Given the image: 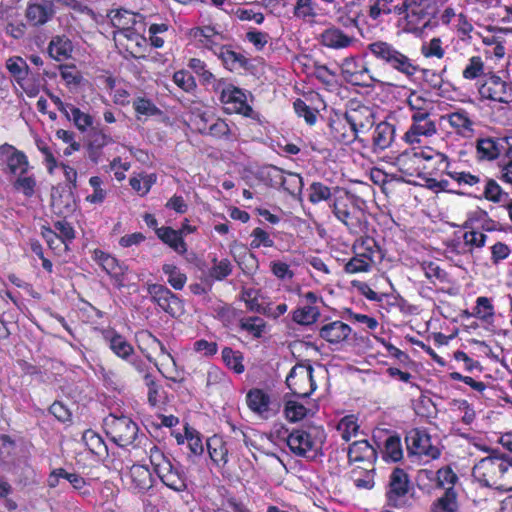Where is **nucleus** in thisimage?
Instances as JSON below:
<instances>
[{
  "instance_id": "obj_1",
  "label": "nucleus",
  "mask_w": 512,
  "mask_h": 512,
  "mask_svg": "<svg viewBox=\"0 0 512 512\" xmlns=\"http://www.w3.org/2000/svg\"><path fill=\"white\" fill-rule=\"evenodd\" d=\"M473 474L487 487L512 490V464L502 456L491 455L481 459L474 466Z\"/></svg>"
},
{
  "instance_id": "obj_2",
  "label": "nucleus",
  "mask_w": 512,
  "mask_h": 512,
  "mask_svg": "<svg viewBox=\"0 0 512 512\" xmlns=\"http://www.w3.org/2000/svg\"><path fill=\"white\" fill-rule=\"evenodd\" d=\"M325 439L326 434L321 427L294 429L287 437V445L295 455L314 460L323 454Z\"/></svg>"
},
{
  "instance_id": "obj_3",
  "label": "nucleus",
  "mask_w": 512,
  "mask_h": 512,
  "mask_svg": "<svg viewBox=\"0 0 512 512\" xmlns=\"http://www.w3.org/2000/svg\"><path fill=\"white\" fill-rule=\"evenodd\" d=\"M149 459L155 473L164 485L178 492L184 491L187 488L186 476L183 471L179 467L174 466L170 459L156 445L150 447Z\"/></svg>"
},
{
  "instance_id": "obj_4",
  "label": "nucleus",
  "mask_w": 512,
  "mask_h": 512,
  "mask_svg": "<svg viewBox=\"0 0 512 512\" xmlns=\"http://www.w3.org/2000/svg\"><path fill=\"white\" fill-rule=\"evenodd\" d=\"M367 49L376 59L406 76H413L417 71L416 65L388 42L375 41L370 43Z\"/></svg>"
},
{
  "instance_id": "obj_5",
  "label": "nucleus",
  "mask_w": 512,
  "mask_h": 512,
  "mask_svg": "<svg viewBox=\"0 0 512 512\" xmlns=\"http://www.w3.org/2000/svg\"><path fill=\"white\" fill-rule=\"evenodd\" d=\"M335 217L342 222L352 234L364 233L367 219L364 211L355 203L348 204L342 199H335L330 205Z\"/></svg>"
},
{
  "instance_id": "obj_6",
  "label": "nucleus",
  "mask_w": 512,
  "mask_h": 512,
  "mask_svg": "<svg viewBox=\"0 0 512 512\" xmlns=\"http://www.w3.org/2000/svg\"><path fill=\"white\" fill-rule=\"evenodd\" d=\"M104 425L107 435L120 447L133 444L138 436L137 424L126 416L110 415L105 419Z\"/></svg>"
},
{
  "instance_id": "obj_7",
  "label": "nucleus",
  "mask_w": 512,
  "mask_h": 512,
  "mask_svg": "<svg viewBox=\"0 0 512 512\" xmlns=\"http://www.w3.org/2000/svg\"><path fill=\"white\" fill-rule=\"evenodd\" d=\"M408 14L405 15L407 32H422L430 25L436 9L430 0H406Z\"/></svg>"
},
{
  "instance_id": "obj_8",
  "label": "nucleus",
  "mask_w": 512,
  "mask_h": 512,
  "mask_svg": "<svg viewBox=\"0 0 512 512\" xmlns=\"http://www.w3.org/2000/svg\"><path fill=\"white\" fill-rule=\"evenodd\" d=\"M286 384L295 396H310L316 389L313 367L310 364H296L286 377Z\"/></svg>"
},
{
  "instance_id": "obj_9",
  "label": "nucleus",
  "mask_w": 512,
  "mask_h": 512,
  "mask_svg": "<svg viewBox=\"0 0 512 512\" xmlns=\"http://www.w3.org/2000/svg\"><path fill=\"white\" fill-rule=\"evenodd\" d=\"M410 489L408 474L401 468H394L389 477L386 492L387 503L394 508H402L407 503V494Z\"/></svg>"
},
{
  "instance_id": "obj_10",
  "label": "nucleus",
  "mask_w": 512,
  "mask_h": 512,
  "mask_svg": "<svg viewBox=\"0 0 512 512\" xmlns=\"http://www.w3.org/2000/svg\"><path fill=\"white\" fill-rule=\"evenodd\" d=\"M405 442L410 455L437 459L441 454L439 448L431 443V436L424 429L413 428L409 430Z\"/></svg>"
},
{
  "instance_id": "obj_11",
  "label": "nucleus",
  "mask_w": 512,
  "mask_h": 512,
  "mask_svg": "<svg viewBox=\"0 0 512 512\" xmlns=\"http://www.w3.org/2000/svg\"><path fill=\"white\" fill-rule=\"evenodd\" d=\"M345 120L355 133L356 139L360 134L368 132L374 124L372 110L359 102H350L345 111Z\"/></svg>"
},
{
  "instance_id": "obj_12",
  "label": "nucleus",
  "mask_w": 512,
  "mask_h": 512,
  "mask_svg": "<svg viewBox=\"0 0 512 512\" xmlns=\"http://www.w3.org/2000/svg\"><path fill=\"white\" fill-rule=\"evenodd\" d=\"M480 95L492 101L500 103L512 102V83H508L501 77L491 74L479 89Z\"/></svg>"
},
{
  "instance_id": "obj_13",
  "label": "nucleus",
  "mask_w": 512,
  "mask_h": 512,
  "mask_svg": "<svg viewBox=\"0 0 512 512\" xmlns=\"http://www.w3.org/2000/svg\"><path fill=\"white\" fill-rule=\"evenodd\" d=\"M412 125L404 135L406 142L410 144L420 143V137H429L437 132L435 122L430 117V112H414Z\"/></svg>"
},
{
  "instance_id": "obj_14",
  "label": "nucleus",
  "mask_w": 512,
  "mask_h": 512,
  "mask_svg": "<svg viewBox=\"0 0 512 512\" xmlns=\"http://www.w3.org/2000/svg\"><path fill=\"white\" fill-rule=\"evenodd\" d=\"M147 289L148 293L151 295L152 301L155 302L163 311L173 317L181 312V300L167 287L155 283L148 285Z\"/></svg>"
},
{
  "instance_id": "obj_15",
  "label": "nucleus",
  "mask_w": 512,
  "mask_h": 512,
  "mask_svg": "<svg viewBox=\"0 0 512 512\" xmlns=\"http://www.w3.org/2000/svg\"><path fill=\"white\" fill-rule=\"evenodd\" d=\"M0 165H5V172L21 176L27 172L29 163L23 152L4 144L0 147Z\"/></svg>"
},
{
  "instance_id": "obj_16",
  "label": "nucleus",
  "mask_w": 512,
  "mask_h": 512,
  "mask_svg": "<svg viewBox=\"0 0 512 512\" xmlns=\"http://www.w3.org/2000/svg\"><path fill=\"white\" fill-rule=\"evenodd\" d=\"M55 0H30L27 4L25 17L32 26H42L53 19L56 10Z\"/></svg>"
},
{
  "instance_id": "obj_17",
  "label": "nucleus",
  "mask_w": 512,
  "mask_h": 512,
  "mask_svg": "<svg viewBox=\"0 0 512 512\" xmlns=\"http://www.w3.org/2000/svg\"><path fill=\"white\" fill-rule=\"evenodd\" d=\"M341 71L345 79L355 85L369 86L375 80L366 64L355 57L345 58L341 64Z\"/></svg>"
},
{
  "instance_id": "obj_18",
  "label": "nucleus",
  "mask_w": 512,
  "mask_h": 512,
  "mask_svg": "<svg viewBox=\"0 0 512 512\" xmlns=\"http://www.w3.org/2000/svg\"><path fill=\"white\" fill-rule=\"evenodd\" d=\"M125 483L135 493H143L152 487V474L144 465L134 464L125 474Z\"/></svg>"
},
{
  "instance_id": "obj_19",
  "label": "nucleus",
  "mask_w": 512,
  "mask_h": 512,
  "mask_svg": "<svg viewBox=\"0 0 512 512\" xmlns=\"http://www.w3.org/2000/svg\"><path fill=\"white\" fill-rule=\"evenodd\" d=\"M94 259L115 280L118 287L124 285V276L128 270L126 265L101 250L94 251Z\"/></svg>"
},
{
  "instance_id": "obj_20",
  "label": "nucleus",
  "mask_w": 512,
  "mask_h": 512,
  "mask_svg": "<svg viewBox=\"0 0 512 512\" xmlns=\"http://www.w3.org/2000/svg\"><path fill=\"white\" fill-rule=\"evenodd\" d=\"M362 15L363 11L357 1H350L335 10V20L344 28H358L359 19Z\"/></svg>"
},
{
  "instance_id": "obj_21",
  "label": "nucleus",
  "mask_w": 512,
  "mask_h": 512,
  "mask_svg": "<svg viewBox=\"0 0 512 512\" xmlns=\"http://www.w3.org/2000/svg\"><path fill=\"white\" fill-rule=\"evenodd\" d=\"M353 41V37L346 35L336 27L328 28L320 35L321 44L332 49L347 48L353 43Z\"/></svg>"
},
{
  "instance_id": "obj_22",
  "label": "nucleus",
  "mask_w": 512,
  "mask_h": 512,
  "mask_svg": "<svg viewBox=\"0 0 512 512\" xmlns=\"http://www.w3.org/2000/svg\"><path fill=\"white\" fill-rule=\"evenodd\" d=\"M248 407L256 414L267 418L270 410V397L261 389H251L246 395Z\"/></svg>"
},
{
  "instance_id": "obj_23",
  "label": "nucleus",
  "mask_w": 512,
  "mask_h": 512,
  "mask_svg": "<svg viewBox=\"0 0 512 512\" xmlns=\"http://www.w3.org/2000/svg\"><path fill=\"white\" fill-rule=\"evenodd\" d=\"M348 123L345 120V114L343 116L336 115L335 118H331L329 122L331 134L333 138L343 144H351L356 139L355 133H353L351 127H346Z\"/></svg>"
},
{
  "instance_id": "obj_24",
  "label": "nucleus",
  "mask_w": 512,
  "mask_h": 512,
  "mask_svg": "<svg viewBox=\"0 0 512 512\" xmlns=\"http://www.w3.org/2000/svg\"><path fill=\"white\" fill-rule=\"evenodd\" d=\"M221 101L224 103L238 104L237 111L244 116H250L252 113V108L246 103L245 93L233 85H228L222 90Z\"/></svg>"
},
{
  "instance_id": "obj_25",
  "label": "nucleus",
  "mask_w": 512,
  "mask_h": 512,
  "mask_svg": "<svg viewBox=\"0 0 512 512\" xmlns=\"http://www.w3.org/2000/svg\"><path fill=\"white\" fill-rule=\"evenodd\" d=\"M350 333L351 328L341 321L326 324L320 329L321 338L330 343H339L345 340Z\"/></svg>"
},
{
  "instance_id": "obj_26",
  "label": "nucleus",
  "mask_w": 512,
  "mask_h": 512,
  "mask_svg": "<svg viewBox=\"0 0 512 512\" xmlns=\"http://www.w3.org/2000/svg\"><path fill=\"white\" fill-rule=\"evenodd\" d=\"M104 338L108 342L110 349L123 359H127L133 354L134 349L132 345L120 334L115 331H106Z\"/></svg>"
},
{
  "instance_id": "obj_27",
  "label": "nucleus",
  "mask_w": 512,
  "mask_h": 512,
  "mask_svg": "<svg viewBox=\"0 0 512 512\" xmlns=\"http://www.w3.org/2000/svg\"><path fill=\"white\" fill-rule=\"evenodd\" d=\"M503 149V145L492 138L478 139L476 142V154L479 160H494Z\"/></svg>"
},
{
  "instance_id": "obj_28",
  "label": "nucleus",
  "mask_w": 512,
  "mask_h": 512,
  "mask_svg": "<svg viewBox=\"0 0 512 512\" xmlns=\"http://www.w3.org/2000/svg\"><path fill=\"white\" fill-rule=\"evenodd\" d=\"M395 135V128L388 122L379 123L373 132V145L376 149L384 150L388 148Z\"/></svg>"
},
{
  "instance_id": "obj_29",
  "label": "nucleus",
  "mask_w": 512,
  "mask_h": 512,
  "mask_svg": "<svg viewBox=\"0 0 512 512\" xmlns=\"http://www.w3.org/2000/svg\"><path fill=\"white\" fill-rule=\"evenodd\" d=\"M156 234L165 244L169 245L177 253H186V243L177 230L171 227H161L156 230Z\"/></svg>"
},
{
  "instance_id": "obj_30",
  "label": "nucleus",
  "mask_w": 512,
  "mask_h": 512,
  "mask_svg": "<svg viewBox=\"0 0 512 512\" xmlns=\"http://www.w3.org/2000/svg\"><path fill=\"white\" fill-rule=\"evenodd\" d=\"M207 450L211 460L224 466L228 462V449L225 442L219 436H213L207 440Z\"/></svg>"
},
{
  "instance_id": "obj_31",
  "label": "nucleus",
  "mask_w": 512,
  "mask_h": 512,
  "mask_svg": "<svg viewBox=\"0 0 512 512\" xmlns=\"http://www.w3.org/2000/svg\"><path fill=\"white\" fill-rule=\"evenodd\" d=\"M376 455L374 448L367 440L355 441L348 449V458L350 462L368 461Z\"/></svg>"
},
{
  "instance_id": "obj_32",
  "label": "nucleus",
  "mask_w": 512,
  "mask_h": 512,
  "mask_svg": "<svg viewBox=\"0 0 512 512\" xmlns=\"http://www.w3.org/2000/svg\"><path fill=\"white\" fill-rule=\"evenodd\" d=\"M112 141L103 130L92 128L88 134V147L90 158L96 160L100 150Z\"/></svg>"
},
{
  "instance_id": "obj_33",
  "label": "nucleus",
  "mask_w": 512,
  "mask_h": 512,
  "mask_svg": "<svg viewBox=\"0 0 512 512\" xmlns=\"http://www.w3.org/2000/svg\"><path fill=\"white\" fill-rule=\"evenodd\" d=\"M453 511H458L457 493L454 487H447L444 494L434 502L432 512Z\"/></svg>"
},
{
  "instance_id": "obj_34",
  "label": "nucleus",
  "mask_w": 512,
  "mask_h": 512,
  "mask_svg": "<svg viewBox=\"0 0 512 512\" xmlns=\"http://www.w3.org/2000/svg\"><path fill=\"white\" fill-rule=\"evenodd\" d=\"M49 54L60 61L70 56L73 47L71 41L66 36H56L49 43Z\"/></svg>"
},
{
  "instance_id": "obj_35",
  "label": "nucleus",
  "mask_w": 512,
  "mask_h": 512,
  "mask_svg": "<svg viewBox=\"0 0 512 512\" xmlns=\"http://www.w3.org/2000/svg\"><path fill=\"white\" fill-rule=\"evenodd\" d=\"M82 440L93 454L97 456L107 455V446L102 437L95 431L86 430L82 435Z\"/></svg>"
},
{
  "instance_id": "obj_36",
  "label": "nucleus",
  "mask_w": 512,
  "mask_h": 512,
  "mask_svg": "<svg viewBox=\"0 0 512 512\" xmlns=\"http://www.w3.org/2000/svg\"><path fill=\"white\" fill-rule=\"evenodd\" d=\"M374 264V260H371L369 256L359 254L355 252V256L352 257L344 267V270L348 274H355L360 272H369Z\"/></svg>"
},
{
  "instance_id": "obj_37",
  "label": "nucleus",
  "mask_w": 512,
  "mask_h": 512,
  "mask_svg": "<svg viewBox=\"0 0 512 512\" xmlns=\"http://www.w3.org/2000/svg\"><path fill=\"white\" fill-rule=\"evenodd\" d=\"M162 271L167 275V282L175 289L182 290L186 284L187 276L174 264H163Z\"/></svg>"
},
{
  "instance_id": "obj_38",
  "label": "nucleus",
  "mask_w": 512,
  "mask_h": 512,
  "mask_svg": "<svg viewBox=\"0 0 512 512\" xmlns=\"http://www.w3.org/2000/svg\"><path fill=\"white\" fill-rule=\"evenodd\" d=\"M109 16L113 26L118 28L119 32L127 31L136 23L135 15L124 9L111 11Z\"/></svg>"
},
{
  "instance_id": "obj_39",
  "label": "nucleus",
  "mask_w": 512,
  "mask_h": 512,
  "mask_svg": "<svg viewBox=\"0 0 512 512\" xmlns=\"http://www.w3.org/2000/svg\"><path fill=\"white\" fill-rule=\"evenodd\" d=\"M394 0H369L368 16L373 21H380L382 15L392 13V4Z\"/></svg>"
},
{
  "instance_id": "obj_40",
  "label": "nucleus",
  "mask_w": 512,
  "mask_h": 512,
  "mask_svg": "<svg viewBox=\"0 0 512 512\" xmlns=\"http://www.w3.org/2000/svg\"><path fill=\"white\" fill-rule=\"evenodd\" d=\"M483 195L494 203H500L508 198V193L504 192L494 179L489 178H486Z\"/></svg>"
},
{
  "instance_id": "obj_41",
  "label": "nucleus",
  "mask_w": 512,
  "mask_h": 512,
  "mask_svg": "<svg viewBox=\"0 0 512 512\" xmlns=\"http://www.w3.org/2000/svg\"><path fill=\"white\" fill-rule=\"evenodd\" d=\"M449 123L456 128L459 133L465 134L472 131V121L464 110H460L449 115Z\"/></svg>"
},
{
  "instance_id": "obj_42",
  "label": "nucleus",
  "mask_w": 512,
  "mask_h": 512,
  "mask_svg": "<svg viewBox=\"0 0 512 512\" xmlns=\"http://www.w3.org/2000/svg\"><path fill=\"white\" fill-rule=\"evenodd\" d=\"M308 190V199L313 204H318L321 201H327L332 196L330 187L321 182H312Z\"/></svg>"
},
{
  "instance_id": "obj_43",
  "label": "nucleus",
  "mask_w": 512,
  "mask_h": 512,
  "mask_svg": "<svg viewBox=\"0 0 512 512\" xmlns=\"http://www.w3.org/2000/svg\"><path fill=\"white\" fill-rule=\"evenodd\" d=\"M358 429L359 426L353 415L345 416L337 425L338 432L346 442L350 441V439L357 434Z\"/></svg>"
},
{
  "instance_id": "obj_44",
  "label": "nucleus",
  "mask_w": 512,
  "mask_h": 512,
  "mask_svg": "<svg viewBox=\"0 0 512 512\" xmlns=\"http://www.w3.org/2000/svg\"><path fill=\"white\" fill-rule=\"evenodd\" d=\"M303 186V179L297 173L287 172L282 180V188L292 196L300 195Z\"/></svg>"
},
{
  "instance_id": "obj_45",
  "label": "nucleus",
  "mask_w": 512,
  "mask_h": 512,
  "mask_svg": "<svg viewBox=\"0 0 512 512\" xmlns=\"http://www.w3.org/2000/svg\"><path fill=\"white\" fill-rule=\"evenodd\" d=\"M222 358L225 364L236 373L244 371V365L242 364L243 356L240 352L234 351L230 347H225L222 350Z\"/></svg>"
},
{
  "instance_id": "obj_46",
  "label": "nucleus",
  "mask_w": 512,
  "mask_h": 512,
  "mask_svg": "<svg viewBox=\"0 0 512 512\" xmlns=\"http://www.w3.org/2000/svg\"><path fill=\"white\" fill-rule=\"evenodd\" d=\"M232 273V265L228 259L217 261L213 259V266L209 270V276L215 280L222 281Z\"/></svg>"
},
{
  "instance_id": "obj_47",
  "label": "nucleus",
  "mask_w": 512,
  "mask_h": 512,
  "mask_svg": "<svg viewBox=\"0 0 512 512\" xmlns=\"http://www.w3.org/2000/svg\"><path fill=\"white\" fill-rule=\"evenodd\" d=\"M240 328L255 338H260L265 328L264 320L259 317H248L240 320Z\"/></svg>"
},
{
  "instance_id": "obj_48",
  "label": "nucleus",
  "mask_w": 512,
  "mask_h": 512,
  "mask_svg": "<svg viewBox=\"0 0 512 512\" xmlns=\"http://www.w3.org/2000/svg\"><path fill=\"white\" fill-rule=\"evenodd\" d=\"M7 70L18 80H23L28 74V65L21 57H11L6 61Z\"/></svg>"
},
{
  "instance_id": "obj_49",
  "label": "nucleus",
  "mask_w": 512,
  "mask_h": 512,
  "mask_svg": "<svg viewBox=\"0 0 512 512\" xmlns=\"http://www.w3.org/2000/svg\"><path fill=\"white\" fill-rule=\"evenodd\" d=\"M319 312L313 306H305L293 313V320L302 325H309L316 321Z\"/></svg>"
},
{
  "instance_id": "obj_50",
  "label": "nucleus",
  "mask_w": 512,
  "mask_h": 512,
  "mask_svg": "<svg viewBox=\"0 0 512 512\" xmlns=\"http://www.w3.org/2000/svg\"><path fill=\"white\" fill-rule=\"evenodd\" d=\"M133 108L137 114L145 116H156L162 113L152 101L141 97L134 100Z\"/></svg>"
},
{
  "instance_id": "obj_51",
  "label": "nucleus",
  "mask_w": 512,
  "mask_h": 512,
  "mask_svg": "<svg viewBox=\"0 0 512 512\" xmlns=\"http://www.w3.org/2000/svg\"><path fill=\"white\" fill-rule=\"evenodd\" d=\"M71 114L72 120L75 126L80 131H85L88 127H91L93 124V118L87 113L82 112L79 108L74 106L70 107L69 115Z\"/></svg>"
},
{
  "instance_id": "obj_52",
  "label": "nucleus",
  "mask_w": 512,
  "mask_h": 512,
  "mask_svg": "<svg viewBox=\"0 0 512 512\" xmlns=\"http://www.w3.org/2000/svg\"><path fill=\"white\" fill-rule=\"evenodd\" d=\"M484 71V63L479 56H473L469 59V63L463 70V77L473 80L479 77Z\"/></svg>"
},
{
  "instance_id": "obj_53",
  "label": "nucleus",
  "mask_w": 512,
  "mask_h": 512,
  "mask_svg": "<svg viewBox=\"0 0 512 512\" xmlns=\"http://www.w3.org/2000/svg\"><path fill=\"white\" fill-rule=\"evenodd\" d=\"M307 409L304 405L296 401H287L285 405V414L289 421L297 422L306 416Z\"/></svg>"
},
{
  "instance_id": "obj_54",
  "label": "nucleus",
  "mask_w": 512,
  "mask_h": 512,
  "mask_svg": "<svg viewBox=\"0 0 512 512\" xmlns=\"http://www.w3.org/2000/svg\"><path fill=\"white\" fill-rule=\"evenodd\" d=\"M421 53L425 57L443 58L444 49L442 48V41L440 38H432L428 43H424L421 47Z\"/></svg>"
},
{
  "instance_id": "obj_55",
  "label": "nucleus",
  "mask_w": 512,
  "mask_h": 512,
  "mask_svg": "<svg viewBox=\"0 0 512 512\" xmlns=\"http://www.w3.org/2000/svg\"><path fill=\"white\" fill-rule=\"evenodd\" d=\"M448 176L456 181L460 186L467 185V186H475L481 182V178L479 175L471 174L470 172L466 171H449L447 172Z\"/></svg>"
},
{
  "instance_id": "obj_56",
  "label": "nucleus",
  "mask_w": 512,
  "mask_h": 512,
  "mask_svg": "<svg viewBox=\"0 0 512 512\" xmlns=\"http://www.w3.org/2000/svg\"><path fill=\"white\" fill-rule=\"evenodd\" d=\"M294 110L299 117H303L309 125L316 122V110L309 107L302 99H296L293 104Z\"/></svg>"
},
{
  "instance_id": "obj_57",
  "label": "nucleus",
  "mask_w": 512,
  "mask_h": 512,
  "mask_svg": "<svg viewBox=\"0 0 512 512\" xmlns=\"http://www.w3.org/2000/svg\"><path fill=\"white\" fill-rule=\"evenodd\" d=\"M215 53L223 60V62L233 68L236 63L244 64L245 58L239 53L231 50L228 47L221 46L219 52L215 51Z\"/></svg>"
},
{
  "instance_id": "obj_58",
  "label": "nucleus",
  "mask_w": 512,
  "mask_h": 512,
  "mask_svg": "<svg viewBox=\"0 0 512 512\" xmlns=\"http://www.w3.org/2000/svg\"><path fill=\"white\" fill-rule=\"evenodd\" d=\"M385 455L396 462L402 458L403 452L398 437L391 436L385 442Z\"/></svg>"
},
{
  "instance_id": "obj_59",
  "label": "nucleus",
  "mask_w": 512,
  "mask_h": 512,
  "mask_svg": "<svg viewBox=\"0 0 512 512\" xmlns=\"http://www.w3.org/2000/svg\"><path fill=\"white\" fill-rule=\"evenodd\" d=\"M251 236L253 237V240L251 241L250 246L253 249H257L260 246L273 247L274 245V241L270 235L260 227L255 228L252 231Z\"/></svg>"
},
{
  "instance_id": "obj_60",
  "label": "nucleus",
  "mask_w": 512,
  "mask_h": 512,
  "mask_svg": "<svg viewBox=\"0 0 512 512\" xmlns=\"http://www.w3.org/2000/svg\"><path fill=\"white\" fill-rule=\"evenodd\" d=\"M173 81L186 92H190L196 87L194 77L189 72L183 70L174 73Z\"/></svg>"
},
{
  "instance_id": "obj_61",
  "label": "nucleus",
  "mask_w": 512,
  "mask_h": 512,
  "mask_svg": "<svg viewBox=\"0 0 512 512\" xmlns=\"http://www.w3.org/2000/svg\"><path fill=\"white\" fill-rule=\"evenodd\" d=\"M89 184L93 187L94 191L91 195L86 197V200L90 203H102L105 200L106 192L101 188V178L92 176L89 179Z\"/></svg>"
},
{
  "instance_id": "obj_62",
  "label": "nucleus",
  "mask_w": 512,
  "mask_h": 512,
  "mask_svg": "<svg viewBox=\"0 0 512 512\" xmlns=\"http://www.w3.org/2000/svg\"><path fill=\"white\" fill-rule=\"evenodd\" d=\"M131 187L138 192L140 195H145L149 192L151 186L155 182V178L153 175H147L142 178L133 177L130 179Z\"/></svg>"
},
{
  "instance_id": "obj_63",
  "label": "nucleus",
  "mask_w": 512,
  "mask_h": 512,
  "mask_svg": "<svg viewBox=\"0 0 512 512\" xmlns=\"http://www.w3.org/2000/svg\"><path fill=\"white\" fill-rule=\"evenodd\" d=\"M436 479L438 487L446 488V485L453 487L458 477L450 467H444L436 472Z\"/></svg>"
},
{
  "instance_id": "obj_64",
  "label": "nucleus",
  "mask_w": 512,
  "mask_h": 512,
  "mask_svg": "<svg viewBox=\"0 0 512 512\" xmlns=\"http://www.w3.org/2000/svg\"><path fill=\"white\" fill-rule=\"evenodd\" d=\"M294 15L302 19L307 17H315L316 12L314 10L312 0H297L294 7Z\"/></svg>"
}]
</instances>
